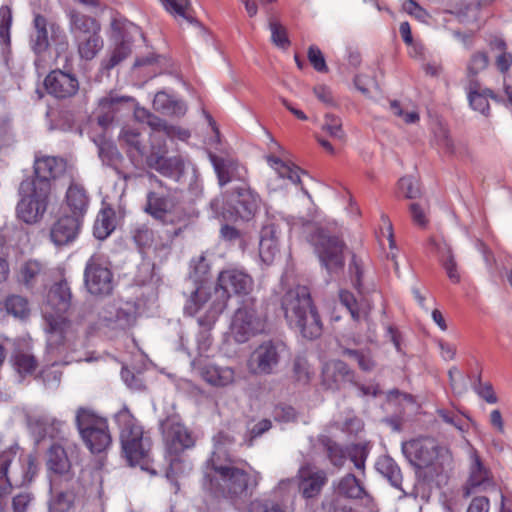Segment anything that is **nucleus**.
<instances>
[{
  "label": "nucleus",
  "instance_id": "obj_7",
  "mask_svg": "<svg viewBox=\"0 0 512 512\" xmlns=\"http://www.w3.org/2000/svg\"><path fill=\"white\" fill-rule=\"evenodd\" d=\"M75 420L81 439L92 453H101L110 446L112 438L106 419L89 408L80 407Z\"/></svg>",
  "mask_w": 512,
  "mask_h": 512
},
{
  "label": "nucleus",
  "instance_id": "obj_64",
  "mask_svg": "<svg viewBox=\"0 0 512 512\" xmlns=\"http://www.w3.org/2000/svg\"><path fill=\"white\" fill-rule=\"evenodd\" d=\"M442 265L450 280L458 283L460 281V275L457 272V263L450 249L448 250L446 259L443 260Z\"/></svg>",
  "mask_w": 512,
  "mask_h": 512
},
{
  "label": "nucleus",
  "instance_id": "obj_55",
  "mask_svg": "<svg viewBox=\"0 0 512 512\" xmlns=\"http://www.w3.org/2000/svg\"><path fill=\"white\" fill-rule=\"evenodd\" d=\"M161 2L168 12L191 21V18L186 13L189 7V0H161Z\"/></svg>",
  "mask_w": 512,
  "mask_h": 512
},
{
  "label": "nucleus",
  "instance_id": "obj_15",
  "mask_svg": "<svg viewBox=\"0 0 512 512\" xmlns=\"http://www.w3.org/2000/svg\"><path fill=\"white\" fill-rule=\"evenodd\" d=\"M21 200L17 205L18 218L25 224H36L43 219L47 209L48 188L44 183L38 189L30 192L22 191V183L19 187Z\"/></svg>",
  "mask_w": 512,
  "mask_h": 512
},
{
  "label": "nucleus",
  "instance_id": "obj_42",
  "mask_svg": "<svg viewBox=\"0 0 512 512\" xmlns=\"http://www.w3.org/2000/svg\"><path fill=\"white\" fill-rule=\"evenodd\" d=\"M322 130L326 132L331 138L344 142L346 139L345 131L342 127V120L340 117L333 114H326L324 122L321 126Z\"/></svg>",
  "mask_w": 512,
  "mask_h": 512
},
{
  "label": "nucleus",
  "instance_id": "obj_48",
  "mask_svg": "<svg viewBox=\"0 0 512 512\" xmlns=\"http://www.w3.org/2000/svg\"><path fill=\"white\" fill-rule=\"evenodd\" d=\"M269 29L271 31V41L274 45L282 49L289 46L290 41L287 37V31L278 21L270 18Z\"/></svg>",
  "mask_w": 512,
  "mask_h": 512
},
{
  "label": "nucleus",
  "instance_id": "obj_56",
  "mask_svg": "<svg viewBox=\"0 0 512 512\" xmlns=\"http://www.w3.org/2000/svg\"><path fill=\"white\" fill-rule=\"evenodd\" d=\"M307 56L309 62L316 71L322 73H326L328 71L324 55L317 46L311 45L308 49Z\"/></svg>",
  "mask_w": 512,
  "mask_h": 512
},
{
  "label": "nucleus",
  "instance_id": "obj_30",
  "mask_svg": "<svg viewBox=\"0 0 512 512\" xmlns=\"http://www.w3.org/2000/svg\"><path fill=\"white\" fill-rule=\"evenodd\" d=\"M255 214V206L247 205L245 201H239L236 206H225L219 221L225 224L237 223L239 221L249 222Z\"/></svg>",
  "mask_w": 512,
  "mask_h": 512
},
{
  "label": "nucleus",
  "instance_id": "obj_33",
  "mask_svg": "<svg viewBox=\"0 0 512 512\" xmlns=\"http://www.w3.org/2000/svg\"><path fill=\"white\" fill-rule=\"evenodd\" d=\"M490 48L495 55V65L497 70L505 74L512 66V53L507 50L506 42L499 37H494L490 41Z\"/></svg>",
  "mask_w": 512,
  "mask_h": 512
},
{
  "label": "nucleus",
  "instance_id": "obj_31",
  "mask_svg": "<svg viewBox=\"0 0 512 512\" xmlns=\"http://www.w3.org/2000/svg\"><path fill=\"white\" fill-rule=\"evenodd\" d=\"M47 466L55 474L67 476L70 472V461L65 450L59 444H53L48 450Z\"/></svg>",
  "mask_w": 512,
  "mask_h": 512
},
{
  "label": "nucleus",
  "instance_id": "obj_1",
  "mask_svg": "<svg viewBox=\"0 0 512 512\" xmlns=\"http://www.w3.org/2000/svg\"><path fill=\"white\" fill-rule=\"evenodd\" d=\"M251 277L243 271L229 269L222 271L218 276L217 286L212 290L204 283H200L191 291L184 306L188 315L196 314L205 304H208L206 314L198 319V323L205 330H210L220 314L225 310L231 294H247L252 289ZM203 341L199 344L200 352H205L210 346V337L207 331L201 333Z\"/></svg>",
  "mask_w": 512,
  "mask_h": 512
},
{
  "label": "nucleus",
  "instance_id": "obj_17",
  "mask_svg": "<svg viewBox=\"0 0 512 512\" xmlns=\"http://www.w3.org/2000/svg\"><path fill=\"white\" fill-rule=\"evenodd\" d=\"M64 170V163L61 159L51 156L37 158L34 164L35 178H27L23 180L22 191L30 192L38 189L42 184H46L48 194L51 191L50 180L59 176Z\"/></svg>",
  "mask_w": 512,
  "mask_h": 512
},
{
  "label": "nucleus",
  "instance_id": "obj_51",
  "mask_svg": "<svg viewBox=\"0 0 512 512\" xmlns=\"http://www.w3.org/2000/svg\"><path fill=\"white\" fill-rule=\"evenodd\" d=\"M123 217V212H116L112 207L103 203V206L97 215L95 224H114L123 221Z\"/></svg>",
  "mask_w": 512,
  "mask_h": 512
},
{
  "label": "nucleus",
  "instance_id": "obj_50",
  "mask_svg": "<svg viewBox=\"0 0 512 512\" xmlns=\"http://www.w3.org/2000/svg\"><path fill=\"white\" fill-rule=\"evenodd\" d=\"M74 497L71 493L60 492L49 503V512H68L72 507Z\"/></svg>",
  "mask_w": 512,
  "mask_h": 512
},
{
  "label": "nucleus",
  "instance_id": "obj_41",
  "mask_svg": "<svg viewBox=\"0 0 512 512\" xmlns=\"http://www.w3.org/2000/svg\"><path fill=\"white\" fill-rule=\"evenodd\" d=\"M340 303L348 310L354 321L367 316L368 312L357 302L354 295L346 290L339 292Z\"/></svg>",
  "mask_w": 512,
  "mask_h": 512
},
{
  "label": "nucleus",
  "instance_id": "obj_21",
  "mask_svg": "<svg viewBox=\"0 0 512 512\" xmlns=\"http://www.w3.org/2000/svg\"><path fill=\"white\" fill-rule=\"evenodd\" d=\"M268 163L274 168L275 175L269 179L268 188L276 191L278 188H284L286 180L292 184H300V173L302 172L299 167L283 162L281 159L268 156Z\"/></svg>",
  "mask_w": 512,
  "mask_h": 512
},
{
  "label": "nucleus",
  "instance_id": "obj_60",
  "mask_svg": "<svg viewBox=\"0 0 512 512\" xmlns=\"http://www.w3.org/2000/svg\"><path fill=\"white\" fill-rule=\"evenodd\" d=\"M40 271V263H38L37 261H28L22 266L20 270L21 280L26 285H30L34 278L40 273Z\"/></svg>",
  "mask_w": 512,
  "mask_h": 512
},
{
  "label": "nucleus",
  "instance_id": "obj_5",
  "mask_svg": "<svg viewBox=\"0 0 512 512\" xmlns=\"http://www.w3.org/2000/svg\"><path fill=\"white\" fill-rule=\"evenodd\" d=\"M120 429L122 452L131 466L141 464L149 456L151 438L130 410L124 406L115 414Z\"/></svg>",
  "mask_w": 512,
  "mask_h": 512
},
{
  "label": "nucleus",
  "instance_id": "obj_61",
  "mask_svg": "<svg viewBox=\"0 0 512 512\" xmlns=\"http://www.w3.org/2000/svg\"><path fill=\"white\" fill-rule=\"evenodd\" d=\"M448 375L453 391L457 394H463L467 390L465 377L456 367L450 368Z\"/></svg>",
  "mask_w": 512,
  "mask_h": 512
},
{
  "label": "nucleus",
  "instance_id": "obj_26",
  "mask_svg": "<svg viewBox=\"0 0 512 512\" xmlns=\"http://www.w3.org/2000/svg\"><path fill=\"white\" fill-rule=\"evenodd\" d=\"M147 164L149 167L157 170L164 176L174 177L182 174L185 169V161L182 156L164 157L159 152L147 157Z\"/></svg>",
  "mask_w": 512,
  "mask_h": 512
},
{
  "label": "nucleus",
  "instance_id": "obj_52",
  "mask_svg": "<svg viewBox=\"0 0 512 512\" xmlns=\"http://www.w3.org/2000/svg\"><path fill=\"white\" fill-rule=\"evenodd\" d=\"M293 373L298 382L308 383L312 374L308 361L303 357H296L293 363Z\"/></svg>",
  "mask_w": 512,
  "mask_h": 512
},
{
  "label": "nucleus",
  "instance_id": "obj_10",
  "mask_svg": "<svg viewBox=\"0 0 512 512\" xmlns=\"http://www.w3.org/2000/svg\"><path fill=\"white\" fill-rule=\"evenodd\" d=\"M287 353V347L280 340H266L258 345L247 360V368L253 375L273 374L283 356Z\"/></svg>",
  "mask_w": 512,
  "mask_h": 512
},
{
  "label": "nucleus",
  "instance_id": "obj_35",
  "mask_svg": "<svg viewBox=\"0 0 512 512\" xmlns=\"http://www.w3.org/2000/svg\"><path fill=\"white\" fill-rule=\"evenodd\" d=\"M376 469L388 479L393 487L401 489L402 474L400 468L392 458L388 456L379 458L376 463Z\"/></svg>",
  "mask_w": 512,
  "mask_h": 512
},
{
  "label": "nucleus",
  "instance_id": "obj_32",
  "mask_svg": "<svg viewBox=\"0 0 512 512\" xmlns=\"http://www.w3.org/2000/svg\"><path fill=\"white\" fill-rule=\"evenodd\" d=\"M78 53L82 59L92 60L103 48V39L99 33L76 38Z\"/></svg>",
  "mask_w": 512,
  "mask_h": 512
},
{
  "label": "nucleus",
  "instance_id": "obj_4",
  "mask_svg": "<svg viewBox=\"0 0 512 512\" xmlns=\"http://www.w3.org/2000/svg\"><path fill=\"white\" fill-rule=\"evenodd\" d=\"M281 308L289 325L297 328L304 338L314 339L321 335L320 316L307 287L289 289L282 297Z\"/></svg>",
  "mask_w": 512,
  "mask_h": 512
},
{
  "label": "nucleus",
  "instance_id": "obj_46",
  "mask_svg": "<svg viewBox=\"0 0 512 512\" xmlns=\"http://www.w3.org/2000/svg\"><path fill=\"white\" fill-rule=\"evenodd\" d=\"M6 311L18 318H25L29 313L28 302L25 298L12 295L5 301Z\"/></svg>",
  "mask_w": 512,
  "mask_h": 512
},
{
  "label": "nucleus",
  "instance_id": "obj_53",
  "mask_svg": "<svg viewBox=\"0 0 512 512\" xmlns=\"http://www.w3.org/2000/svg\"><path fill=\"white\" fill-rule=\"evenodd\" d=\"M120 138L128 146L133 148L139 154H144V147L141 145L140 133L136 129L127 127L121 131Z\"/></svg>",
  "mask_w": 512,
  "mask_h": 512
},
{
  "label": "nucleus",
  "instance_id": "obj_23",
  "mask_svg": "<svg viewBox=\"0 0 512 512\" xmlns=\"http://www.w3.org/2000/svg\"><path fill=\"white\" fill-rule=\"evenodd\" d=\"M195 371L209 384L217 387H225L235 382V371L230 367H220L212 364L200 365L192 362Z\"/></svg>",
  "mask_w": 512,
  "mask_h": 512
},
{
  "label": "nucleus",
  "instance_id": "obj_40",
  "mask_svg": "<svg viewBox=\"0 0 512 512\" xmlns=\"http://www.w3.org/2000/svg\"><path fill=\"white\" fill-rule=\"evenodd\" d=\"M78 233V226H52L50 239L56 246H63L74 241Z\"/></svg>",
  "mask_w": 512,
  "mask_h": 512
},
{
  "label": "nucleus",
  "instance_id": "obj_19",
  "mask_svg": "<svg viewBox=\"0 0 512 512\" xmlns=\"http://www.w3.org/2000/svg\"><path fill=\"white\" fill-rule=\"evenodd\" d=\"M44 85L49 94L59 99L72 97L79 89L77 78L62 70L50 72L44 80Z\"/></svg>",
  "mask_w": 512,
  "mask_h": 512
},
{
  "label": "nucleus",
  "instance_id": "obj_18",
  "mask_svg": "<svg viewBox=\"0 0 512 512\" xmlns=\"http://www.w3.org/2000/svg\"><path fill=\"white\" fill-rule=\"evenodd\" d=\"M355 381V373L341 360H330L324 363L321 373L322 385L332 391L340 390Z\"/></svg>",
  "mask_w": 512,
  "mask_h": 512
},
{
  "label": "nucleus",
  "instance_id": "obj_44",
  "mask_svg": "<svg viewBox=\"0 0 512 512\" xmlns=\"http://www.w3.org/2000/svg\"><path fill=\"white\" fill-rule=\"evenodd\" d=\"M131 53V45L127 41H121L111 52L109 59L102 62V67L110 70L126 59Z\"/></svg>",
  "mask_w": 512,
  "mask_h": 512
},
{
  "label": "nucleus",
  "instance_id": "obj_36",
  "mask_svg": "<svg viewBox=\"0 0 512 512\" xmlns=\"http://www.w3.org/2000/svg\"><path fill=\"white\" fill-rule=\"evenodd\" d=\"M338 494L353 499L362 498L365 494L363 486L353 474H347L336 484Z\"/></svg>",
  "mask_w": 512,
  "mask_h": 512
},
{
  "label": "nucleus",
  "instance_id": "obj_6",
  "mask_svg": "<svg viewBox=\"0 0 512 512\" xmlns=\"http://www.w3.org/2000/svg\"><path fill=\"white\" fill-rule=\"evenodd\" d=\"M308 242L314 247L321 265L329 272L340 271L345 264L344 241L323 226H309Z\"/></svg>",
  "mask_w": 512,
  "mask_h": 512
},
{
  "label": "nucleus",
  "instance_id": "obj_9",
  "mask_svg": "<svg viewBox=\"0 0 512 512\" xmlns=\"http://www.w3.org/2000/svg\"><path fill=\"white\" fill-rule=\"evenodd\" d=\"M402 452L408 461L417 468L431 465L435 460L448 463L451 455L446 447L439 446L432 438L414 439L402 444Z\"/></svg>",
  "mask_w": 512,
  "mask_h": 512
},
{
  "label": "nucleus",
  "instance_id": "obj_34",
  "mask_svg": "<svg viewBox=\"0 0 512 512\" xmlns=\"http://www.w3.org/2000/svg\"><path fill=\"white\" fill-rule=\"evenodd\" d=\"M155 110L169 115H184L186 106L182 101L173 100L167 93H156L153 100Z\"/></svg>",
  "mask_w": 512,
  "mask_h": 512
},
{
  "label": "nucleus",
  "instance_id": "obj_8",
  "mask_svg": "<svg viewBox=\"0 0 512 512\" xmlns=\"http://www.w3.org/2000/svg\"><path fill=\"white\" fill-rule=\"evenodd\" d=\"M53 45L56 56L59 57L68 49V40L64 30L55 23L37 14L33 20V30L30 34L31 49L37 55H42Z\"/></svg>",
  "mask_w": 512,
  "mask_h": 512
},
{
  "label": "nucleus",
  "instance_id": "obj_59",
  "mask_svg": "<svg viewBox=\"0 0 512 512\" xmlns=\"http://www.w3.org/2000/svg\"><path fill=\"white\" fill-rule=\"evenodd\" d=\"M135 321L134 314L123 309L116 312L114 319H109V325L114 328L126 329L130 327Z\"/></svg>",
  "mask_w": 512,
  "mask_h": 512
},
{
  "label": "nucleus",
  "instance_id": "obj_22",
  "mask_svg": "<svg viewBox=\"0 0 512 512\" xmlns=\"http://www.w3.org/2000/svg\"><path fill=\"white\" fill-rule=\"evenodd\" d=\"M493 486V479L488 468L481 462L476 452L471 454L470 474L464 488V495L467 497L472 490H486Z\"/></svg>",
  "mask_w": 512,
  "mask_h": 512
},
{
  "label": "nucleus",
  "instance_id": "obj_25",
  "mask_svg": "<svg viewBox=\"0 0 512 512\" xmlns=\"http://www.w3.org/2000/svg\"><path fill=\"white\" fill-rule=\"evenodd\" d=\"M131 100V97L118 96L114 93H109L108 95L102 97L99 100L97 109L98 125L103 129L108 127L113 122L114 116L116 112L119 110L120 106L123 103L129 102Z\"/></svg>",
  "mask_w": 512,
  "mask_h": 512
},
{
  "label": "nucleus",
  "instance_id": "obj_49",
  "mask_svg": "<svg viewBox=\"0 0 512 512\" xmlns=\"http://www.w3.org/2000/svg\"><path fill=\"white\" fill-rule=\"evenodd\" d=\"M12 25V11L8 6L0 7V42L6 46L10 44V29Z\"/></svg>",
  "mask_w": 512,
  "mask_h": 512
},
{
  "label": "nucleus",
  "instance_id": "obj_63",
  "mask_svg": "<svg viewBox=\"0 0 512 512\" xmlns=\"http://www.w3.org/2000/svg\"><path fill=\"white\" fill-rule=\"evenodd\" d=\"M61 376V371L55 367H51L49 369L43 370L40 377L46 387L55 388L59 385Z\"/></svg>",
  "mask_w": 512,
  "mask_h": 512
},
{
  "label": "nucleus",
  "instance_id": "obj_38",
  "mask_svg": "<svg viewBox=\"0 0 512 512\" xmlns=\"http://www.w3.org/2000/svg\"><path fill=\"white\" fill-rule=\"evenodd\" d=\"M147 124L151 129H158L160 131H164L167 137L169 138L177 137L181 140H186L190 137V133L188 130L168 125L166 121L160 119L155 115L148 114Z\"/></svg>",
  "mask_w": 512,
  "mask_h": 512
},
{
  "label": "nucleus",
  "instance_id": "obj_11",
  "mask_svg": "<svg viewBox=\"0 0 512 512\" xmlns=\"http://www.w3.org/2000/svg\"><path fill=\"white\" fill-rule=\"evenodd\" d=\"M161 427L166 450L171 456H174L170 460V472L178 474L181 465L178 455L186 449L192 448L195 445V438L183 424L174 419L165 420Z\"/></svg>",
  "mask_w": 512,
  "mask_h": 512
},
{
  "label": "nucleus",
  "instance_id": "obj_16",
  "mask_svg": "<svg viewBox=\"0 0 512 512\" xmlns=\"http://www.w3.org/2000/svg\"><path fill=\"white\" fill-rule=\"evenodd\" d=\"M85 286L91 294L109 295L113 290V275L101 258L92 256L84 271Z\"/></svg>",
  "mask_w": 512,
  "mask_h": 512
},
{
  "label": "nucleus",
  "instance_id": "obj_29",
  "mask_svg": "<svg viewBox=\"0 0 512 512\" xmlns=\"http://www.w3.org/2000/svg\"><path fill=\"white\" fill-rule=\"evenodd\" d=\"M174 205L175 203L169 195L151 191L147 194V203L144 209L156 220H162L164 215L173 209Z\"/></svg>",
  "mask_w": 512,
  "mask_h": 512
},
{
  "label": "nucleus",
  "instance_id": "obj_37",
  "mask_svg": "<svg viewBox=\"0 0 512 512\" xmlns=\"http://www.w3.org/2000/svg\"><path fill=\"white\" fill-rule=\"evenodd\" d=\"M12 363L20 375L31 374L38 366L34 355L28 350L18 349L12 356Z\"/></svg>",
  "mask_w": 512,
  "mask_h": 512
},
{
  "label": "nucleus",
  "instance_id": "obj_39",
  "mask_svg": "<svg viewBox=\"0 0 512 512\" xmlns=\"http://www.w3.org/2000/svg\"><path fill=\"white\" fill-rule=\"evenodd\" d=\"M488 95H492L490 90L479 92L477 84L471 82L468 93L470 106L483 115H488L490 109Z\"/></svg>",
  "mask_w": 512,
  "mask_h": 512
},
{
  "label": "nucleus",
  "instance_id": "obj_54",
  "mask_svg": "<svg viewBox=\"0 0 512 512\" xmlns=\"http://www.w3.org/2000/svg\"><path fill=\"white\" fill-rule=\"evenodd\" d=\"M166 138H168V137L164 131H160L158 129H151V134H150L151 152H150V155L157 154V152H159L160 155L166 154V152H167Z\"/></svg>",
  "mask_w": 512,
  "mask_h": 512
},
{
  "label": "nucleus",
  "instance_id": "obj_28",
  "mask_svg": "<svg viewBox=\"0 0 512 512\" xmlns=\"http://www.w3.org/2000/svg\"><path fill=\"white\" fill-rule=\"evenodd\" d=\"M279 252L275 226H264L259 242V254L263 262L270 264Z\"/></svg>",
  "mask_w": 512,
  "mask_h": 512
},
{
  "label": "nucleus",
  "instance_id": "obj_2",
  "mask_svg": "<svg viewBox=\"0 0 512 512\" xmlns=\"http://www.w3.org/2000/svg\"><path fill=\"white\" fill-rule=\"evenodd\" d=\"M260 474L234 465L232 458H209L203 468V488L230 499H240L258 486Z\"/></svg>",
  "mask_w": 512,
  "mask_h": 512
},
{
  "label": "nucleus",
  "instance_id": "obj_43",
  "mask_svg": "<svg viewBox=\"0 0 512 512\" xmlns=\"http://www.w3.org/2000/svg\"><path fill=\"white\" fill-rule=\"evenodd\" d=\"M342 354L355 360L359 368L365 372H370L376 367V362L370 351L343 348Z\"/></svg>",
  "mask_w": 512,
  "mask_h": 512
},
{
  "label": "nucleus",
  "instance_id": "obj_12",
  "mask_svg": "<svg viewBox=\"0 0 512 512\" xmlns=\"http://www.w3.org/2000/svg\"><path fill=\"white\" fill-rule=\"evenodd\" d=\"M16 450V448L10 447L0 452V506L3 505V501L12 492L14 486L30 482L37 471L35 458L32 455H28L26 458L28 468L22 477L19 478L13 471H9L16 457Z\"/></svg>",
  "mask_w": 512,
  "mask_h": 512
},
{
  "label": "nucleus",
  "instance_id": "obj_14",
  "mask_svg": "<svg viewBox=\"0 0 512 512\" xmlns=\"http://www.w3.org/2000/svg\"><path fill=\"white\" fill-rule=\"evenodd\" d=\"M89 196L79 184L68 187L65 200L59 210L58 224H81L89 210Z\"/></svg>",
  "mask_w": 512,
  "mask_h": 512
},
{
  "label": "nucleus",
  "instance_id": "obj_45",
  "mask_svg": "<svg viewBox=\"0 0 512 512\" xmlns=\"http://www.w3.org/2000/svg\"><path fill=\"white\" fill-rule=\"evenodd\" d=\"M214 450L210 458H231L228 454L227 448L234 443V437L227 432H219L213 438Z\"/></svg>",
  "mask_w": 512,
  "mask_h": 512
},
{
  "label": "nucleus",
  "instance_id": "obj_47",
  "mask_svg": "<svg viewBox=\"0 0 512 512\" xmlns=\"http://www.w3.org/2000/svg\"><path fill=\"white\" fill-rule=\"evenodd\" d=\"M398 190L407 199H416L421 196L419 182L413 176H404L398 181Z\"/></svg>",
  "mask_w": 512,
  "mask_h": 512
},
{
  "label": "nucleus",
  "instance_id": "obj_57",
  "mask_svg": "<svg viewBox=\"0 0 512 512\" xmlns=\"http://www.w3.org/2000/svg\"><path fill=\"white\" fill-rule=\"evenodd\" d=\"M249 512H284V510L278 503L259 498L250 503Z\"/></svg>",
  "mask_w": 512,
  "mask_h": 512
},
{
  "label": "nucleus",
  "instance_id": "obj_24",
  "mask_svg": "<svg viewBox=\"0 0 512 512\" xmlns=\"http://www.w3.org/2000/svg\"><path fill=\"white\" fill-rule=\"evenodd\" d=\"M64 426V423L59 420L48 416H40L31 424V429L37 442L44 440L46 437L64 441Z\"/></svg>",
  "mask_w": 512,
  "mask_h": 512
},
{
  "label": "nucleus",
  "instance_id": "obj_62",
  "mask_svg": "<svg viewBox=\"0 0 512 512\" xmlns=\"http://www.w3.org/2000/svg\"><path fill=\"white\" fill-rule=\"evenodd\" d=\"M97 145L99 147V156L103 163L110 164L115 158L119 157L117 148L111 143L102 140Z\"/></svg>",
  "mask_w": 512,
  "mask_h": 512
},
{
  "label": "nucleus",
  "instance_id": "obj_13",
  "mask_svg": "<svg viewBox=\"0 0 512 512\" xmlns=\"http://www.w3.org/2000/svg\"><path fill=\"white\" fill-rule=\"evenodd\" d=\"M266 327L265 317L254 306L244 305L236 310L230 325V333L238 343L263 333Z\"/></svg>",
  "mask_w": 512,
  "mask_h": 512
},
{
  "label": "nucleus",
  "instance_id": "obj_20",
  "mask_svg": "<svg viewBox=\"0 0 512 512\" xmlns=\"http://www.w3.org/2000/svg\"><path fill=\"white\" fill-rule=\"evenodd\" d=\"M297 478L299 491L306 499L318 496L327 483L326 472L310 465L301 466Z\"/></svg>",
  "mask_w": 512,
  "mask_h": 512
},
{
  "label": "nucleus",
  "instance_id": "obj_58",
  "mask_svg": "<svg viewBox=\"0 0 512 512\" xmlns=\"http://www.w3.org/2000/svg\"><path fill=\"white\" fill-rule=\"evenodd\" d=\"M488 62V56L485 53L477 52L473 54L467 67L468 75L470 77L477 75L488 66Z\"/></svg>",
  "mask_w": 512,
  "mask_h": 512
},
{
  "label": "nucleus",
  "instance_id": "obj_27",
  "mask_svg": "<svg viewBox=\"0 0 512 512\" xmlns=\"http://www.w3.org/2000/svg\"><path fill=\"white\" fill-rule=\"evenodd\" d=\"M69 17L70 31L74 39L100 33V25L94 18L74 10L70 12Z\"/></svg>",
  "mask_w": 512,
  "mask_h": 512
},
{
  "label": "nucleus",
  "instance_id": "obj_3",
  "mask_svg": "<svg viewBox=\"0 0 512 512\" xmlns=\"http://www.w3.org/2000/svg\"><path fill=\"white\" fill-rule=\"evenodd\" d=\"M71 291L66 280L54 284L48 294L47 305L55 310V315L45 312L48 324L47 349L55 357L62 356L70 349L73 332L69 322L62 315L71 305Z\"/></svg>",
  "mask_w": 512,
  "mask_h": 512
}]
</instances>
